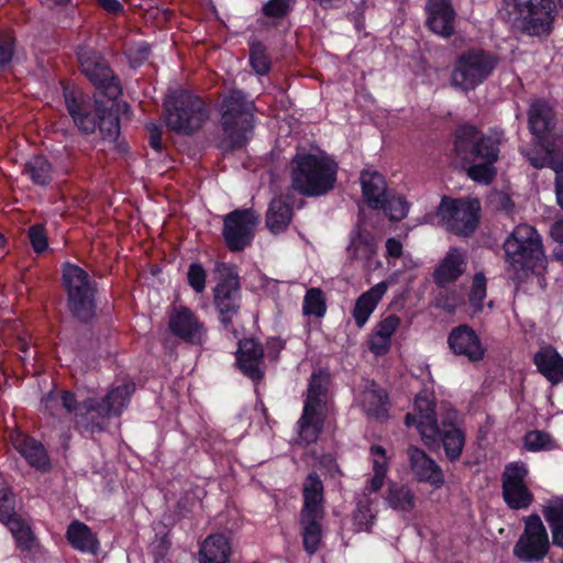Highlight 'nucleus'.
<instances>
[{"label": "nucleus", "instance_id": "52", "mask_svg": "<svg viewBox=\"0 0 563 563\" xmlns=\"http://www.w3.org/2000/svg\"><path fill=\"white\" fill-rule=\"evenodd\" d=\"M262 11L267 18L284 19L291 11V0H268Z\"/></svg>", "mask_w": 563, "mask_h": 563}, {"label": "nucleus", "instance_id": "64", "mask_svg": "<svg viewBox=\"0 0 563 563\" xmlns=\"http://www.w3.org/2000/svg\"><path fill=\"white\" fill-rule=\"evenodd\" d=\"M497 199H498L499 208H501L503 210L510 211L512 209L514 203L508 195L498 194Z\"/></svg>", "mask_w": 563, "mask_h": 563}, {"label": "nucleus", "instance_id": "18", "mask_svg": "<svg viewBox=\"0 0 563 563\" xmlns=\"http://www.w3.org/2000/svg\"><path fill=\"white\" fill-rule=\"evenodd\" d=\"M168 327L175 336L187 343L201 345L207 340L203 322L187 307H174L169 314Z\"/></svg>", "mask_w": 563, "mask_h": 563}, {"label": "nucleus", "instance_id": "42", "mask_svg": "<svg viewBox=\"0 0 563 563\" xmlns=\"http://www.w3.org/2000/svg\"><path fill=\"white\" fill-rule=\"evenodd\" d=\"M386 501L395 510L410 512L416 506V496L408 485L391 482L388 485Z\"/></svg>", "mask_w": 563, "mask_h": 563}, {"label": "nucleus", "instance_id": "16", "mask_svg": "<svg viewBox=\"0 0 563 563\" xmlns=\"http://www.w3.org/2000/svg\"><path fill=\"white\" fill-rule=\"evenodd\" d=\"M258 214L252 209H236L223 219V238L232 252H240L251 244Z\"/></svg>", "mask_w": 563, "mask_h": 563}, {"label": "nucleus", "instance_id": "49", "mask_svg": "<svg viewBox=\"0 0 563 563\" xmlns=\"http://www.w3.org/2000/svg\"><path fill=\"white\" fill-rule=\"evenodd\" d=\"M250 63L258 75H266L271 69V59L266 47L261 42H252L250 45Z\"/></svg>", "mask_w": 563, "mask_h": 563}, {"label": "nucleus", "instance_id": "60", "mask_svg": "<svg viewBox=\"0 0 563 563\" xmlns=\"http://www.w3.org/2000/svg\"><path fill=\"white\" fill-rule=\"evenodd\" d=\"M146 129H147L148 134H150V145L155 151H161L162 150V131H161V128L157 124H155V123H148L146 125Z\"/></svg>", "mask_w": 563, "mask_h": 563}, {"label": "nucleus", "instance_id": "41", "mask_svg": "<svg viewBox=\"0 0 563 563\" xmlns=\"http://www.w3.org/2000/svg\"><path fill=\"white\" fill-rule=\"evenodd\" d=\"M231 554L228 539L223 534L209 536L199 551V559L210 563H227Z\"/></svg>", "mask_w": 563, "mask_h": 563}, {"label": "nucleus", "instance_id": "61", "mask_svg": "<svg viewBox=\"0 0 563 563\" xmlns=\"http://www.w3.org/2000/svg\"><path fill=\"white\" fill-rule=\"evenodd\" d=\"M522 154L527 157L529 163L536 168H542L544 166H549L551 158L558 157L556 155H552V156H550V158L548 161L547 156L540 155L538 153H533L530 151H522Z\"/></svg>", "mask_w": 563, "mask_h": 563}, {"label": "nucleus", "instance_id": "59", "mask_svg": "<svg viewBox=\"0 0 563 563\" xmlns=\"http://www.w3.org/2000/svg\"><path fill=\"white\" fill-rule=\"evenodd\" d=\"M43 405L45 410H47L52 416H58L59 411L63 409L60 406L59 393H48L43 399Z\"/></svg>", "mask_w": 563, "mask_h": 563}, {"label": "nucleus", "instance_id": "28", "mask_svg": "<svg viewBox=\"0 0 563 563\" xmlns=\"http://www.w3.org/2000/svg\"><path fill=\"white\" fill-rule=\"evenodd\" d=\"M357 402L363 411L372 418L383 419L388 411V395L374 380H364L357 395Z\"/></svg>", "mask_w": 563, "mask_h": 563}, {"label": "nucleus", "instance_id": "57", "mask_svg": "<svg viewBox=\"0 0 563 563\" xmlns=\"http://www.w3.org/2000/svg\"><path fill=\"white\" fill-rule=\"evenodd\" d=\"M13 55V38L9 33H0V71L11 60Z\"/></svg>", "mask_w": 563, "mask_h": 563}, {"label": "nucleus", "instance_id": "62", "mask_svg": "<svg viewBox=\"0 0 563 563\" xmlns=\"http://www.w3.org/2000/svg\"><path fill=\"white\" fill-rule=\"evenodd\" d=\"M98 4L110 14H120L124 11L119 0H96Z\"/></svg>", "mask_w": 563, "mask_h": 563}, {"label": "nucleus", "instance_id": "8", "mask_svg": "<svg viewBox=\"0 0 563 563\" xmlns=\"http://www.w3.org/2000/svg\"><path fill=\"white\" fill-rule=\"evenodd\" d=\"M329 386L330 375L328 372L320 369L311 375L302 415L298 420L299 438L306 444L316 442L323 430Z\"/></svg>", "mask_w": 563, "mask_h": 563}, {"label": "nucleus", "instance_id": "17", "mask_svg": "<svg viewBox=\"0 0 563 563\" xmlns=\"http://www.w3.org/2000/svg\"><path fill=\"white\" fill-rule=\"evenodd\" d=\"M241 284L236 273L229 272L213 289V305L220 322L228 329L241 309Z\"/></svg>", "mask_w": 563, "mask_h": 563}, {"label": "nucleus", "instance_id": "37", "mask_svg": "<svg viewBox=\"0 0 563 563\" xmlns=\"http://www.w3.org/2000/svg\"><path fill=\"white\" fill-rule=\"evenodd\" d=\"M66 538L71 547L78 551L96 554L99 550V541L91 529L80 522L73 521L66 531Z\"/></svg>", "mask_w": 563, "mask_h": 563}, {"label": "nucleus", "instance_id": "7", "mask_svg": "<svg viewBox=\"0 0 563 563\" xmlns=\"http://www.w3.org/2000/svg\"><path fill=\"white\" fill-rule=\"evenodd\" d=\"M166 125L178 134L192 135L209 120L202 98L187 90H175L164 101Z\"/></svg>", "mask_w": 563, "mask_h": 563}, {"label": "nucleus", "instance_id": "10", "mask_svg": "<svg viewBox=\"0 0 563 563\" xmlns=\"http://www.w3.org/2000/svg\"><path fill=\"white\" fill-rule=\"evenodd\" d=\"M63 279L71 314L81 322H88L95 316L96 283L89 274L75 264H66Z\"/></svg>", "mask_w": 563, "mask_h": 563}, {"label": "nucleus", "instance_id": "6", "mask_svg": "<svg viewBox=\"0 0 563 563\" xmlns=\"http://www.w3.org/2000/svg\"><path fill=\"white\" fill-rule=\"evenodd\" d=\"M66 108L78 129L90 134L99 128L104 140L114 141L120 134L117 111L101 108L82 93L65 92Z\"/></svg>", "mask_w": 563, "mask_h": 563}, {"label": "nucleus", "instance_id": "30", "mask_svg": "<svg viewBox=\"0 0 563 563\" xmlns=\"http://www.w3.org/2000/svg\"><path fill=\"white\" fill-rule=\"evenodd\" d=\"M11 442L32 467L41 471L49 470V457L41 442L21 432L12 434Z\"/></svg>", "mask_w": 563, "mask_h": 563}, {"label": "nucleus", "instance_id": "50", "mask_svg": "<svg viewBox=\"0 0 563 563\" xmlns=\"http://www.w3.org/2000/svg\"><path fill=\"white\" fill-rule=\"evenodd\" d=\"M384 209L386 216L391 221H400L407 217L409 211V203L400 196H387L384 199Z\"/></svg>", "mask_w": 563, "mask_h": 563}, {"label": "nucleus", "instance_id": "23", "mask_svg": "<svg viewBox=\"0 0 563 563\" xmlns=\"http://www.w3.org/2000/svg\"><path fill=\"white\" fill-rule=\"evenodd\" d=\"M467 268L466 252L459 247H451L444 257L439 262L432 273L433 283L444 288L455 283L464 275Z\"/></svg>", "mask_w": 563, "mask_h": 563}, {"label": "nucleus", "instance_id": "32", "mask_svg": "<svg viewBox=\"0 0 563 563\" xmlns=\"http://www.w3.org/2000/svg\"><path fill=\"white\" fill-rule=\"evenodd\" d=\"M538 371L552 384L563 382V357L552 346L541 347L533 357Z\"/></svg>", "mask_w": 563, "mask_h": 563}, {"label": "nucleus", "instance_id": "48", "mask_svg": "<svg viewBox=\"0 0 563 563\" xmlns=\"http://www.w3.org/2000/svg\"><path fill=\"white\" fill-rule=\"evenodd\" d=\"M525 446L529 451L554 450L558 448L555 440L547 432L532 430L525 435Z\"/></svg>", "mask_w": 563, "mask_h": 563}, {"label": "nucleus", "instance_id": "40", "mask_svg": "<svg viewBox=\"0 0 563 563\" xmlns=\"http://www.w3.org/2000/svg\"><path fill=\"white\" fill-rule=\"evenodd\" d=\"M4 525L15 540L16 548L25 553H31L37 545L36 537L30 523L19 514L4 521Z\"/></svg>", "mask_w": 563, "mask_h": 563}, {"label": "nucleus", "instance_id": "5", "mask_svg": "<svg viewBox=\"0 0 563 563\" xmlns=\"http://www.w3.org/2000/svg\"><path fill=\"white\" fill-rule=\"evenodd\" d=\"M338 164L330 156L297 154L290 163L291 188L302 196L319 197L334 188Z\"/></svg>", "mask_w": 563, "mask_h": 563}, {"label": "nucleus", "instance_id": "54", "mask_svg": "<svg viewBox=\"0 0 563 563\" xmlns=\"http://www.w3.org/2000/svg\"><path fill=\"white\" fill-rule=\"evenodd\" d=\"M549 167L556 174L555 177V195L560 208L563 210V157H552Z\"/></svg>", "mask_w": 563, "mask_h": 563}, {"label": "nucleus", "instance_id": "34", "mask_svg": "<svg viewBox=\"0 0 563 563\" xmlns=\"http://www.w3.org/2000/svg\"><path fill=\"white\" fill-rule=\"evenodd\" d=\"M388 289L387 282H380L363 292L355 302L353 318L358 328L364 327L377 303Z\"/></svg>", "mask_w": 563, "mask_h": 563}, {"label": "nucleus", "instance_id": "9", "mask_svg": "<svg viewBox=\"0 0 563 563\" xmlns=\"http://www.w3.org/2000/svg\"><path fill=\"white\" fill-rule=\"evenodd\" d=\"M498 63V56L492 52L481 48L466 49L454 60L450 84L463 92L474 90L493 74Z\"/></svg>", "mask_w": 563, "mask_h": 563}, {"label": "nucleus", "instance_id": "63", "mask_svg": "<svg viewBox=\"0 0 563 563\" xmlns=\"http://www.w3.org/2000/svg\"><path fill=\"white\" fill-rule=\"evenodd\" d=\"M550 234L555 242L563 244V220H558L551 225Z\"/></svg>", "mask_w": 563, "mask_h": 563}, {"label": "nucleus", "instance_id": "47", "mask_svg": "<svg viewBox=\"0 0 563 563\" xmlns=\"http://www.w3.org/2000/svg\"><path fill=\"white\" fill-rule=\"evenodd\" d=\"M302 311L306 316L323 317L327 311L325 300L320 288H310L307 290Z\"/></svg>", "mask_w": 563, "mask_h": 563}, {"label": "nucleus", "instance_id": "22", "mask_svg": "<svg viewBox=\"0 0 563 563\" xmlns=\"http://www.w3.org/2000/svg\"><path fill=\"white\" fill-rule=\"evenodd\" d=\"M407 455L411 472L418 482L428 483L434 488L443 486L444 475L442 468L423 450L410 445L407 449Z\"/></svg>", "mask_w": 563, "mask_h": 563}, {"label": "nucleus", "instance_id": "44", "mask_svg": "<svg viewBox=\"0 0 563 563\" xmlns=\"http://www.w3.org/2000/svg\"><path fill=\"white\" fill-rule=\"evenodd\" d=\"M23 173L37 186H47L54 175L49 161L42 155L31 157L24 165Z\"/></svg>", "mask_w": 563, "mask_h": 563}, {"label": "nucleus", "instance_id": "3", "mask_svg": "<svg viewBox=\"0 0 563 563\" xmlns=\"http://www.w3.org/2000/svg\"><path fill=\"white\" fill-rule=\"evenodd\" d=\"M498 14L516 32L543 36L553 29L556 3L555 0H501Z\"/></svg>", "mask_w": 563, "mask_h": 563}, {"label": "nucleus", "instance_id": "51", "mask_svg": "<svg viewBox=\"0 0 563 563\" xmlns=\"http://www.w3.org/2000/svg\"><path fill=\"white\" fill-rule=\"evenodd\" d=\"M374 518L375 516L372 512L369 501L367 499L360 501L353 516L354 523L358 527V529L369 531L374 522Z\"/></svg>", "mask_w": 563, "mask_h": 563}, {"label": "nucleus", "instance_id": "15", "mask_svg": "<svg viewBox=\"0 0 563 563\" xmlns=\"http://www.w3.org/2000/svg\"><path fill=\"white\" fill-rule=\"evenodd\" d=\"M528 466L523 462H512L505 466L501 474V494L508 508L528 509L534 496L528 485Z\"/></svg>", "mask_w": 563, "mask_h": 563}, {"label": "nucleus", "instance_id": "14", "mask_svg": "<svg viewBox=\"0 0 563 563\" xmlns=\"http://www.w3.org/2000/svg\"><path fill=\"white\" fill-rule=\"evenodd\" d=\"M81 73L104 96L115 100L122 93L119 78L113 75L107 60L96 51L81 48L77 53Z\"/></svg>", "mask_w": 563, "mask_h": 563}, {"label": "nucleus", "instance_id": "19", "mask_svg": "<svg viewBox=\"0 0 563 563\" xmlns=\"http://www.w3.org/2000/svg\"><path fill=\"white\" fill-rule=\"evenodd\" d=\"M376 255V238L369 230L357 223L350 234V243L346 247L347 260L361 261L366 269L373 271L382 267V262Z\"/></svg>", "mask_w": 563, "mask_h": 563}, {"label": "nucleus", "instance_id": "38", "mask_svg": "<svg viewBox=\"0 0 563 563\" xmlns=\"http://www.w3.org/2000/svg\"><path fill=\"white\" fill-rule=\"evenodd\" d=\"M542 515L550 527L552 544L563 550V498L547 500Z\"/></svg>", "mask_w": 563, "mask_h": 563}, {"label": "nucleus", "instance_id": "25", "mask_svg": "<svg viewBox=\"0 0 563 563\" xmlns=\"http://www.w3.org/2000/svg\"><path fill=\"white\" fill-rule=\"evenodd\" d=\"M448 344L454 354L463 355L471 362L482 360L485 354V347L478 335L466 324L451 330L448 336Z\"/></svg>", "mask_w": 563, "mask_h": 563}, {"label": "nucleus", "instance_id": "21", "mask_svg": "<svg viewBox=\"0 0 563 563\" xmlns=\"http://www.w3.org/2000/svg\"><path fill=\"white\" fill-rule=\"evenodd\" d=\"M405 423L415 424L422 441H435L439 435V424L435 418V401L427 394H419L415 398L413 412L406 415Z\"/></svg>", "mask_w": 563, "mask_h": 563}, {"label": "nucleus", "instance_id": "31", "mask_svg": "<svg viewBox=\"0 0 563 563\" xmlns=\"http://www.w3.org/2000/svg\"><path fill=\"white\" fill-rule=\"evenodd\" d=\"M303 505L300 514L324 515V487L320 476L311 472L302 484Z\"/></svg>", "mask_w": 563, "mask_h": 563}, {"label": "nucleus", "instance_id": "43", "mask_svg": "<svg viewBox=\"0 0 563 563\" xmlns=\"http://www.w3.org/2000/svg\"><path fill=\"white\" fill-rule=\"evenodd\" d=\"M369 452L373 455V477L365 487L368 494L376 493L383 487L388 472L386 450L382 445H372Z\"/></svg>", "mask_w": 563, "mask_h": 563}, {"label": "nucleus", "instance_id": "26", "mask_svg": "<svg viewBox=\"0 0 563 563\" xmlns=\"http://www.w3.org/2000/svg\"><path fill=\"white\" fill-rule=\"evenodd\" d=\"M457 413L455 410L448 412L445 419L442 420V427H439V435L435 441H428L426 444L442 442L445 456L451 461L455 462L460 460L464 445H465V433L462 429L455 427Z\"/></svg>", "mask_w": 563, "mask_h": 563}, {"label": "nucleus", "instance_id": "12", "mask_svg": "<svg viewBox=\"0 0 563 563\" xmlns=\"http://www.w3.org/2000/svg\"><path fill=\"white\" fill-rule=\"evenodd\" d=\"M134 391V383L129 382L112 388L102 399L88 398L82 401L81 408L87 415L97 413V419L91 417L85 428L91 433L103 431L107 428L106 420L120 416Z\"/></svg>", "mask_w": 563, "mask_h": 563}, {"label": "nucleus", "instance_id": "1", "mask_svg": "<svg viewBox=\"0 0 563 563\" xmlns=\"http://www.w3.org/2000/svg\"><path fill=\"white\" fill-rule=\"evenodd\" d=\"M505 142L503 130L492 129L487 134L472 124L455 129L453 151L465 164L467 176L477 183L490 184L496 176L495 163Z\"/></svg>", "mask_w": 563, "mask_h": 563}, {"label": "nucleus", "instance_id": "56", "mask_svg": "<svg viewBox=\"0 0 563 563\" xmlns=\"http://www.w3.org/2000/svg\"><path fill=\"white\" fill-rule=\"evenodd\" d=\"M60 406L67 412H78L80 416L88 417L85 409L81 408L82 402L78 404L75 395L70 391H60L59 393Z\"/></svg>", "mask_w": 563, "mask_h": 563}, {"label": "nucleus", "instance_id": "46", "mask_svg": "<svg viewBox=\"0 0 563 563\" xmlns=\"http://www.w3.org/2000/svg\"><path fill=\"white\" fill-rule=\"evenodd\" d=\"M16 498L3 474L0 473V522L18 515L15 510Z\"/></svg>", "mask_w": 563, "mask_h": 563}, {"label": "nucleus", "instance_id": "29", "mask_svg": "<svg viewBox=\"0 0 563 563\" xmlns=\"http://www.w3.org/2000/svg\"><path fill=\"white\" fill-rule=\"evenodd\" d=\"M294 218V209L288 195L273 198L268 205L265 225L273 234L285 232Z\"/></svg>", "mask_w": 563, "mask_h": 563}, {"label": "nucleus", "instance_id": "39", "mask_svg": "<svg viewBox=\"0 0 563 563\" xmlns=\"http://www.w3.org/2000/svg\"><path fill=\"white\" fill-rule=\"evenodd\" d=\"M324 515L319 514H300V526L302 543L308 554H314L320 545L322 532L321 521Z\"/></svg>", "mask_w": 563, "mask_h": 563}, {"label": "nucleus", "instance_id": "11", "mask_svg": "<svg viewBox=\"0 0 563 563\" xmlns=\"http://www.w3.org/2000/svg\"><path fill=\"white\" fill-rule=\"evenodd\" d=\"M478 201H466L443 196L437 208L435 217L446 231L462 236L471 235L477 228L479 219Z\"/></svg>", "mask_w": 563, "mask_h": 563}, {"label": "nucleus", "instance_id": "33", "mask_svg": "<svg viewBox=\"0 0 563 563\" xmlns=\"http://www.w3.org/2000/svg\"><path fill=\"white\" fill-rule=\"evenodd\" d=\"M400 324V318L389 314L379 321L368 340V349L377 356L388 353L391 344V336Z\"/></svg>", "mask_w": 563, "mask_h": 563}, {"label": "nucleus", "instance_id": "58", "mask_svg": "<svg viewBox=\"0 0 563 563\" xmlns=\"http://www.w3.org/2000/svg\"><path fill=\"white\" fill-rule=\"evenodd\" d=\"M385 249V256L389 265H394V261L400 258L404 252L401 242L395 238L386 240Z\"/></svg>", "mask_w": 563, "mask_h": 563}, {"label": "nucleus", "instance_id": "45", "mask_svg": "<svg viewBox=\"0 0 563 563\" xmlns=\"http://www.w3.org/2000/svg\"><path fill=\"white\" fill-rule=\"evenodd\" d=\"M487 296V279L483 272H478L473 276L471 290L468 294V302L473 309V313L483 311L484 300Z\"/></svg>", "mask_w": 563, "mask_h": 563}, {"label": "nucleus", "instance_id": "13", "mask_svg": "<svg viewBox=\"0 0 563 563\" xmlns=\"http://www.w3.org/2000/svg\"><path fill=\"white\" fill-rule=\"evenodd\" d=\"M523 521V531L512 549L514 556L520 562H540L551 547L547 528L537 514L526 517Z\"/></svg>", "mask_w": 563, "mask_h": 563}, {"label": "nucleus", "instance_id": "4", "mask_svg": "<svg viewBox=\"0 0 563 563\" xmlns=\"http://www.w3.org/2000/svg\"><path fill=\"white\" fill-rule=\"evenodd\" d=\"M254 103L239 90L230 91L220 107L221 136L217 146L225 152L241 148L252 137L254 129Z\"/></svg>", "mask_w": 563, "mask_h": 563}, {"label": "nucleus", "instance_id": "24", "mask_svg": "<svg viewBox=\"0 0 563 563\" xmlns=\"http://www.w3.org/2000/svg\"><path fill=\"white\" fill-rule=\"evenodd\" d=\"M426 24L433 33L448 38L454 34L455 10L450 0H428Z\"/></svg>", "mask_w": 563, "mask_h": 563}, {"label": "nucleus", "instance_id": "27", "mask_svg": "<svg viewBox=\"0 0 563 563\" xmlns=\"http://www.w3.org/2000/svg\"><path fill=\"white\" fill-rule=\"evenodd\" d=\"M264 358V349L254 339H243L239 342L236 362L241 371L253 380H261L264 372L261 366Z\"/></svg>", "mask_w": 563, "mask_h": 563}, {"label": "nucleus", "instance_id": "53", "mask_svg": "<svg viewBox=\"0 0 563 563\" xmlns=\"http://www.w3.org/2000/svg\"><path fill=\"white\" fill-rule=\"evenodd\" d=\"M206 271L199 263H194L189 266L187 279L188 284L192 287V289L200 294L205 290L206 287Z\"/></svg>", "mask_w": 563, "mask_h": 563}, {"label": "nucleus", "instance_id": "35", "mask_svg": "<svg viewBox=\"0 0 563 563\" xmlns=\"http://www.w3.org/2000/svg\"><path fill=\"white\" fill-rule=\"evenodd\" d=\"M528 121L531 132L542 137L555 126V113L547 101L538 99L529 108Z\"/></svg>", "mask_w": 563, "mask_h": 563}, {"label": "nucleus", "instance_id": "20", "mask_svg": "<svg viewBox=\"0 0 563 563\" xmlns=\"http://www.w3.org/2000/svg\"><path fill=\"white\" fill-rule=\"evenodd\" d=\"M405 423L415 424L422 441H435L439 435V424L435 418V401L427 394H419L415 398L413 412L406 415Z\"/></svg>", "mask_w": 563, "mask_h": 563}, {"label": "nucleus", "instance_id": "2", "mask_svg": "<svg viewBox=\"0 0 563 563\" xmlns=\"http://www.w3.org/2000/svg\"><path fill=\"white\" fill-rule=\"evenodd\" d=\"M505 261L512 279L520 283L529 275H541L547 269V256L541 235L534 227L518 224L503 244Z\"/></svg>", "mask_w": 563, "mask_h": 563}, {"label": "nucleus", "instance_id": "55", "mask_svg": "<svg viewBox=\"0 0 563 563\" xmlns=\"http://www.w3.org/2000/svg\"><path fill=\"white\" fill-rule=\"evenodd\" d=\"M29 239L36 253L44 252L48 246L45 229L41 224H35L29 229Z\"/></svg>", "mask_w": 563, "mask_h": 563}, {"label": "nucleus", "instance_id": "36", "mask_svg": "<svg viewBox=\"0 0 563 563\" xmlns=\"http://www.w3.org/2000/svg\"><path fill=\"white\" fill-rule=\"evenodd\" d=\"M362 194L372 209L384 206V199L388 196L385 178L377 172H363L361 175Z\"/></svg>", "mask_w": 563, "mask_h": 563}]
</instances>
